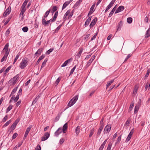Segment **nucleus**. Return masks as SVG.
I'll return each mask as SVG.
<instances>
[{
  "label": "nucleus",
  "instance_id": "f257e3e1",
  "mask_svg": "<svg viewBox=\"0 0 150 150\" xmlns=\"http://www.w3.org/2000/svg\"><path fill=\"white\" fill-rule=\"evenodd\" d=\"M28 59L27 58L23 59L20 64V67L21 69H23L25 68L28 65Z\"/></svg>",
  "mask_w": 150,
  "mask_h": 150
},
{
  "label": "nucleus",
  "instance_id": "f03ea898",
  "mask_svg": "<svg viewBox=\"0 0 150 150\" xmlns=\"http://www.w3.org/2000/svg\"><path fill=\"white\" fill-rule=\"evenodd\" d=\"M78 98V96L76 95L73 97V98L70 100L68 103L67 106L69 107H70L73 105L76 102Z\"/></svg>",
  "mask_w": 150,
  "mask_h": 150
},
{
  "label": "nucleus",
  "instance_id": "7ed1b4c3",
  "mask_svg": "<svg viewBox=\"0 0 150 150\" xmlns=\"http://www.w3.org/2000/svg\"><path fill=\"white\" fill-rule=\"evenodd\" d=\"M18 74L16 75L9 81L10 83L13 85L15 84L18 80Z\"/></svg>",
  "mask_w": 150,
  "mask_h": 150
},
{
  "label": "nucleus",
  "instance_id": "20e7f679",
  "mask_svg": "<svg viewBox=\"0 0 150 150\" xmlns=\"http://www.w3.org/2000/svg\"><path fill=\"white\" fill-rule=\"evenodd\" d=\"M20 120V119L18 118L17 119L11 126L10 128L14 130Z\"/></svg>",
  "mask_w": 150,
  "mask_h": 150
},
{
  "label": "nucleus",
  "instance_id": "39448f33",
  "mask_svg": "<svg viewBox=\"0 0 150 150\" xmlns=\"http://www.w3.org/2000/svg\"><path fill=\"white\" fill-rule=\"evenodd\" d=\"M11 11V8L10 6H9L8 8L5 11L3 16L4 17H6L7 15H8L10 13Z\"/></svg>",
  "mask_w": 150,
  "mask_h": 150
},
{
  "label": "nucleus",
  "instance_id": "423d86ee",
  "mask_svg": "<svg viewBox=\"0 0 150 150\" xmlns=\"http://www.w3.org/2000/svg\"><path fill=\"white\" fill-rule=\"evenodd\" d=\"M50 134L48 132H46L44 136L42 137L41 141H44L47 140L50 137Z\"/></svg>",
  "mask_w": 150,
  "mask_h": 150
},
{
  "label": "nucleus",
  "instance_id": "0eeeda50",
  "mask_svg": "<svg viewBox=\"0 0 150 150\" xmlns=\"http://www.w3.org/2000/svg\"><path fill=\"white\" fill-rule=\"evenodd\" d=\"M62 129L61 127L59 128L54 133L55 136L58 137L59 135L62 132Z\"/></svg>",
  "mask_w": 150,
  "mask_h": 150
},
{
  "label": "nucleus",
  "instance_id": "6e6552de",
  "mask_svg": "<svg viewBox=\"0 0 150 150\" xmlns=\"http://www.w3.org/2000/svg\"><path fill=\"white\" fill-rule=\"evenodd\" d=\"M31 127L29 126L26 129V130L25 132V134L23 137V139H25L27 136L29 131H30L31 129Z\"/></svg>",
  "mask_w": 150,
  "mask_h": 150
},
{
  "label": "nucleus",
  "instance_id": "1a4fd4ad",
  "mask_svg": "<svg viewBox=\"0 0 150 150\" xmlns=\"http://www.w3.org/2000/svg\"><path fill=\"white\" fill-rule=\"evenodd\" d=\"M97 21V18L96 17L93 20L90 25V28H92L93 26H94Z\"/></svg>",
  "mask_w": 150,
  "mask_h": 150
},
{
  "label": "nucleus",
  "instance_id": "9d476101",
  "mask_svg": "<svg viewBox=\"0 0 150 150\" xmlns=\"http://www.w3.org/2000/svg\"><path fill=\"white\" fill-rule=\"evenodd\" d=\"M124 8L123 6H120L118 7L115 11V13H117L120 12L124 9Z\"/></svg>",
  "mask_w": 150,
  "mask_h": 150
},
{
  "label": "nucleus",
  "instance_id": "9b49d317",
  "mask_svg": "<svg viewBox=\"0 0 150 150\" xmlns=\"http://www.w3.org/2000/svg\"><path fill=\"white\" fill-rule=\"evenodd\" d=\"M72 60L71 58H70L67 60L65 61L61 65V67H63L66 66L69 63L71 62Z\"/></svg>",
  "mask_w": 150,
  "mask_h": 150
},
{
  "label": "nucleus",
  "instance_id": "f8f14e48",
  "mask_svg": "<svg viewBox=\"0 0 150 150\" xmlns=\"http://www.w3.org/2000/svg\"><path fill=\"white\" fill-rule=\"evenodd\" d=\"M111 129V125H107L105 128L104 132L106 131L107 132H109L110 131Z\"/></svg>",
  "mask_w": 150,
  "mask_h": 150
},
{
  "label": "nucleus",
  "instance_id": "ddd939ff",
  "mask_svg": "<svg viewBox=\"0 0 150 150\" xmlns=\"http://www.w3.org/2000/svg\"><path fill=\"white\" fill-rule=\"evenodd\" d=\"M68 128V123H66L62 127V132L63 133H65Z\"/></svg>",
  "mask_w": 150,
  "mask_h": 150
},
{
  "label": "nucleus",
  "instance_id": "4468645a",
  "mask_svg": "<svg viewBox=\"0 0 150 150\" xmlns=\"http://www.w3.org/2000/svg\"><path fill=\"white\" fill-rule=\"evenodd\" d=\"M95 4H93L90 8V11L88 14V16L89 15L92 14L93 12V10L95 6Z\"/></svg>",
  "mask_w": 150,
  "mask_h": 150
},
{
  "label": "nucleus",
  "instance_id": "2eb2a0df",
  "mask_svg": "<svg viewBox=\"0 0 150 150\" xmlns=\"http://www.w3.org/2000/svg\"><path fill=\"white\" fill-rule=\"evenodd\" d=\"M72 0H70L69 1H67L65 2L63 4L62 10H63L72 1Z\"/></svg>",
  "mask_w": 150,
  "mask_h": 150
},
{
  "label": "nucleus",
  "instance_id": "dca6fc26",
  "mask_svg": "<svg viewBox=\"0 0 150 150\" xmlns=\"http://www.w3.org/2000/svg\"><path fill=\"white\" fill-rule=\"evenodd\" d=\"M20 10H21V12L20 14V16H21V15L23 16L24 13L25 12L26 10L25 7L21 6Z\"/></svg>",
  "mask_w": 150,
  "mask_h": 150
},
{
  "label": "nucleus",
  "instance_id": "f3484780",
  "mask_svg": "<svg viewBox=\"0 0 150 150\" xmlns=\"http://www.w3.org/2000/svg\"><path fill=\"white\" fill-rule=\"evenodd\" d=\"M69 11L68 13V18L69 19L71 18V17L73 15V12L72 11L71 12V10H68L67 12H68Z\"/></svg>",
  "mask_w": 150,
  "mask_h": 150
},
{
  "label": "nucleus",
  "instance_id": "a211bd4d",
  "mask_svg": "<svg viewBox=\"0 0 150 150\" xmlns=\"http://www.w3.org/2000/svg\"><path fill=\"white\" fill-rule=\"evenodd\" d=\"M83 50V49H80V50L79 51L77 54L76 55L75 57V58L78 59L81 56V54Z\"/></svg>",
  "mask_w": 150,
  "mask_h": 150
},
{
  "label": "nucleus",
  "instance_id": "6ab92c4d",
  "mask_svg": "<svg viewBox=\"0 0 150 150\" xmlns=\"http://www.w3.org/2000/svg\"><path fill=\"white\" fill-rule=\"evenodd\" d=\"M58 12L57 11H56L55 13H54L53 19H52V22H54L56 20V19L57 17L58 16Z\"/></svg>",
  "mask_w": 150,
  "mask_h": 150
},
{
  "label": "nucleus",
  "instance_id": "aec40b11",
  "mask_svg": "<svg viewBox=\"0 0 150 150\" xmlns=\"http://www.w3.org/2000/svg\"><path fill=\"white\" fill-rule=\"evenodd\" d=\"M45 57V56L44 55H42V56H41L40 57H39L38 60L37 62H36V65H37L39 64V63L40 61L42 59H44V58Z\"/></svg>",
  "mask_w": 150,
  "mask_h": 150
},
{
  "label": "nucleus",
  "instance_id": "412c9836",
  "mask_svg": "<svg viewBox=\"0 0 150 150\" xmlns=\"http://www.w3.org/2000/svg\"><path fill=\"white\" fill-rule=\"evenodd\" d=\"M150 36V28H149L146 31L145 38H147Z\"/></svg>",
  "mask_w": 150,
  "mask_h": 150
},
{
  "label": "nucleus",
  "instance_id": "4be33fe9",
  "mask_svg": "<svg viewBox=\"0 0 150 150\" xmlns=\"http://www.w3.org/2000/svg\"><path fill=\"white\" fill-rule=\"evenodd\" d=\"M45 18H44L43 17H42V23L43 25L45 26H47L46 21L45 19Z\"/></svg>",
  "mask_w": 150,
  "mask_h": 150
},
{
  "label": "nucleus",
  "instance_id": "5701e85b",
  "mask_svg": "<svg viewBox=\"0 0 150 150\" xmlns=\"http://www.w3.org/2000/svg\"><path fill=\"white\" fill-rule=\"evenodd\" d=\"M42 50L43 49L42 48L39 49L35 53V55L37 56V54H40L42 52Z\"/></svg>",
  "mask_w": 150,
  "mask_h": 150
},
{
  "label": "nucleus",
  "instance_id": "b1692460",
  "mask_svg": "<svg viewBox=\"0 0 150 150\" xmlns=\"http://www.w3.org/2000/svg\"><path fill=\"white\" fill-rule=\"evenodd\" d=\"M116 10V7L115 6L112 9V11H111L110 12V13L109 15V17H111L113 13Z\"/></svg>",
  "mask_w": 150,
  "mask_h": 150
},
{
  "label": "nucleus",
  "instance_id": "393cba45",
  "mask_svg": "<svg viewBox=\"0 0 150 150\" xmlns=\"http://www.w3.org/2000/svg\"><path fill=\"white\" fill-rule=\"evenodd\" d=\"M114 79H112L110 81H108V82L106 84L107 88L109 86H110L111 83H112L114 82Z\"/></svg>",
  "mask_w": 150,
  "mask_h": 150
},
{
  "label": "nucleus",
  "instance_id": "a878e982",
  "mask_svg": "<svg viewBox=\"0 0 150 150\" xmlns=\"http://www.w3.org/2000/svg\"><path fill=\"white\" fill-rule=\"evenodd\" d=\"M122 21H120L118 23V27L117 28V31L119 30H120L121 28V27L122 26Z\"/></svg>",
  "mask_w": 150,
  "mask_h": 150
},
{
  "label": "nucleus",
  "instance_id": "bb28decb",
  "mask_svg": "<svg viewBox=\"0 0 150 150\" xmlns=\"http://www.w3.org/2000/svg\"><path fill=\"white\" fill-rule=\"evenodd\" d=\"M8 43H6L4 46L3 51H7L8 50Z\"/></svg>",
  "mask_w": 150,
  "mask_h": 150
},
{
  "label": "nucleus",
  "instance_id": "cd10ccee",
  "mask_svg": "<svg viewBox=\"0 0 150 150\" xmlns=\"http://www.w3.org/2000/svg\"><path fill=\"white\" fill-rule=\"evenodd\" d=\"M80 127L79 126H77L76 129V134L78 135L79 133L80 132Z\"/></svg>",
  "mask_w": 150,
  "mask_h": 150
},
{
  "label": "nucleus",
  "instance_id": "c85d7f7f",
  "mask_svg": "<svg viewBox=\"0 0 150 150\" xmlns=\"http://www.w3.org/2000/svg\"><path fill=\"white\" fill-rule=\"evenodd\" d=\"M91 18L90 17H88L86 21L85 22V25H88L89 23V22L91 21Z\"/></svg>",
  "mask_w": 150,
  "mask_h": 150
},
{
  "label": "nucleus",
  "instance_id": "c756f323",
  "mask_svg": "<svg viewBox=\"0 0 150 150\" xmlns=\"http://www.w3.org/2000/svg\"><path fill=\"white\" fill-rule=\"evenodd\" d=\"M18 88V86L16 87L13 89L11 93V95H13L16 92L17 89Z\"/></svg>",
  "mask_w": 150,
  "mask_h": 150
},
{
  "label": "nucleus",
  "instance_id": "7c9ffc66",
  "mask_svg": "<svg viewBox=\"0 0 150 150\" xmlns=\"http://www.w3.org/2000/svg\"><path fill=\"white\" fill-rule=\"evenodd\" d=\"M50 11H51L50 9H49L46 12L44 16H43V17L45 18H46L47 17L49 13H50Z\"/></svg>",
  "mask_w": 150,
  "mask_h": 150
},
{
  "label": "nucleus",
  "instance_id": "2f4dec72",
  "mask_svg": "<svg viewBox=\"0 0 150 150\" xmlns=\"http://www.w3.org/2000/svg\"><path fill=\"white\" fill-rule=\"evenodd\" d=\"M40 98V96L38 95L37 97L33 101L32 104H35L36 102H37L39 98Z\"/></svg>",
  "mask_w": 150,
  "mask_h": 150
},
{
  "label": "nucleus",
  "instance_id": "473e14b6",
  "mask_svg": "<svg viewBox=\"0 0 150 150\" xmlns=\"http://www.w3.org/2000/svg\"><path fill=\"white\" fill-rule=\"evenodd\" d=\"M47 61V59H45L44 60V62H42V64L41 67V68H42L45 66Z\"/></svg>",
  "mask_w": 150,
  "mask_h": 150
},
{
  "label": "nucleus",
  "instance_id": "72a5a7b5",
  "mask_svg": "<svg viewBox=\"0 0 150 150\" xmlns=\"http://www.w3.org/2000/svg\"><path fill=\"white\" fill-rule=\"evenodd\" d=\"M57 9V7L56 6H54L52 7V10L51 12H52V13H53Z\"/></svg>",
  "mask_w": 150,
  "mask_h": 150
},
{
  "label": "nucleus",
  "instance_id": "f704fd0d",
  "mask_svg": "<svg viewBox=\"0 0 150 150\" xmlns=\"http://www.w3.org/2000/svg\"><path fill=\"white\" fill-rule=\"evenodd\" d=\"M138 88L137 86H135V87H134V91H133V94L135 95L137 93V91L138 90Z\"/></svg>",
  "mask_w": 150,
  "mask_h": 150
},
{
  "label": "nucleus",
  "instance_id": "c9c22d12",
  "mask_svg": "<svg viewBox=\"0 0 150 150\" xmlns=\"http://www.w3.org/2000/svg\"><path fill=\"white\" fill-rule=\"evenodd\" d=\"M139 106H138V105H136L135 106V107L134 108V113H137V112L139 110Z\"/></svg>",
  "mask_w": 150,
  "mask_h": 150
},
{
  "label": "nucleus",
  "instance_id": "e433bc0d",
  "mask_svg": "<svg viewBox=\"0 0 150 150\" xmlns=\"http://www.w3.org/2000/svg\"><path fill=\"white\" fill-rule=\"evenodd\" d=\"M61 115V113H59L57 117H56L55 120V121H58L59 119L60 116Z\"/></svg>",
  "mask_w": 150,
  "mask_h": 150
},
{
  "label": "nucleus",
  "instance_id": "4c0bfd02",
  "mask_svg": "<svg viewBox=\"0 0 150 150\" xmlns=\"http://www.w3.org/2000/svg\"><path fill=\"white\" fill-rule=\"evenodd\" d=\"M28 30V27L27 26H25L23 28H22V30L24 32H26Z\"/></svg>",
  "mask_w": 150,
  "mask_h": 150
},
{
  "label": "nucleus",
  "instance_id": "58836bf2",
  "mask_svg": "<svg viewBox=\"0 0 150 150\" xmlns=\"http://www.w3.org/2000/svg\"><path fill=\"white\" fill-rule=\"evenodd\" d=\"M112 6V5H111L110 4H109L107 7L105 9V12H106L107 11H108Z\"/></svg>",
  "mask_w": 150,
  "mask_h": 150
},
{
  "label": "nucleus",
  "instance_id": "ea45409f",
  "mask_svg": "<svg viewBox=\"0 0 150 150\" xmlns=\"http://www.w3.org/2000/svg\"><path fill=\"white\" fill-rule=\"evenodd\" d=\"M132 18L131 17H129L127 19V21L129 23H131L132 22Z\"/></svg>",
  "mask_w": 150,
  "mask_h": 150
},
{
  "label": "nucleus",
  "instance_id": "a19ab883",
  "mask_svg": "<svg viewBox=\"0 0 150 150\" xmlns=\"http://www.w3.org/2000/svg\"><path fill=\"white\" fill-rule=\"evenodd\" d=\"M11 122V120H10L8 121L7 122H6L4 125L3 127H5L7 126Z\"/></svg>",
  "mask_w": 150,
  "mask_h": 150
},
{
  "label": "nucleus",
  "instance_id": "79ce46f5",
  "mask_svg": "<svg viewBox=\"0 0 150 150\" xmlns=\"http://www.w3.org/2000/svg\"><path fill=\"white\" fill-rule=\"evenodd\" d=\"M134 104V102H132L130 105L129 107V110H132V108L133 107Z\"/></svg>",
  "mask_w": 150,
  "mask_h": 150
},
{
  "label": "nucleus",
  "instance_id": "37998d69",
  "mask_svg": "<svg viewBox=\"0 0 150 150\" xmlns=\"http://www.w3.org/2000/svg\"><path fill=\"white\" fill-rule=\"evenodd\" d=\"M69 11L68 12H66V13L64 14V17H63V20H64V21H65V20L68 18L67 16H68V13Z\"/></svg>",
  "mask_w": 150,
  "mask_h": 150
},
{
  "label": "nucleus",
  "instance_id": "c03bdc74",
  "mask_svg": "<svg viewBox=\"0 0 150 150\" xmlns=\"http://www.w3.org/2000/svg\"><path fill=\"white\" fill-rule=\"evenodd\" d=\"M13 107V106L12 105H10L7 109L6 112H8L10 111Z\"/></svg>",
  "mask_w": 150,
  "mask_h": 150
},
{
  "label": "nucleus",
  "instance_id": "a18cd8bd",
  "mask_svg": "<svg viewBox=\"0 0 150 150\" xmlns=\"http://www.w3.org/2000/svg\"><path fill=\"white\" fill-rule=\"evenodd\" d=\"M94 131V130L93 129L91 130L90 132V133L89 135V137H91L92 136V135L93 134V133Z\"/></svg>",
  "mask_w": 150,
  "mask_h": 150
},
{
  "label": "nucleus",
  "instance_id": "49530a36",
  "mask_svg": "<svg viewBox=\"0 0 150 150\" xmlns=\"http://www.w3.org/2000/svg\"><path fill=\"white\" fill-rule=\"evenodd\" d=\"M53 49L51 48L49 50H48V51H47L46 52V54H49L52 52V51L53 50Z\"/></svg>",
  "mask_w": 150,
  "mask_h": 150
},
{
  "label": "nucleus",
  "instance_id": "de8ad7c7",
  "mask_svg": "<svg viewBox=\"0 0 150 150\" xmlns=\"http://www.w3.org/2000/svg\"><path fill=\"white\" fill-rule=\"evenodd\" d=\"M62 26V25H59L56 29V30H55V33H57L58 31L59 30V29Z\"/></svg>",
  "mask_w": 150,
  "mask_h": 150
},
{
  "label": "nucleus",
  "instance_id": "09e8293b",
  "mask_svg": "<svg viewBox=\"0 0 150 150\" xmlns=\"http://www.w3.org/2000/svg\"><path fill=\"white\" fill-rule=\"evenodd\" d=\"M80 4L78 1H77L74 5V8H76L79 6Z\"/></svg>",
  "mask_w": 150,
  "mask_h": 150
},
{
  "label": "nucleus",
  "instance_id": "8fccbe9b",
  "mask_svg": "<svg viewBox=\"0 0 150 150\" xmlns=\"http://www.w3.org/2000/svg\"><path fill=\"white\" fill-rule=\"evenodd\" d=\"M130 120L128 119L126 121L125 125L126 126H128L129 125V124L130 123Z\"/></svg>",
  "mask_w": 150,
  "mask_h": 150
},
{
  "label": "nucleus",
  "instance_id": "3c124183",
  "mask_svg": "<svg viewBox=\"0 0 150 150\" xmlns=\"http://www.w3.org/2000/svg\"><path fill=\"white\" fill-rule=\"evenodd\" d=\"M76 66H75L71 70L70 73V75L72 74L76 69Z\"/></svg>",
  "mask_w": 150,
  "mask_h": 150
},
{
  "label": "nucleus",
  "instance_id": "603ef678",
  "mask_svg": "<svg viewBox=\"0 0 150 150\" xmlns=\"http://www.w3.org/2000/svg\"><path fill=\"white\" fill-rule=\"evenodd\" d=\"M20 55V54H18L17 55H16V57L14 59V62H13V64L15 63L17 59H18L19 57V56Z\"/></svg>",
  "mask_w": 150,
  "mask_h": 150
},
{
  "label": "nucleus",
  "instance_id": "864d4df0",
  "mask_svg": "<svg viewBox=\"0 0 150 150\" xmlns=\"http://www.w3.org/2000/svg\"><path fill=\"white\" fill-rule=\"evenodd\" d=\"M28 2V1L26 0H25L24 2L23 3L21 6L24 7H25Z\"/></svg>",
  "mask_w": 150,
  "mask_h": 150
},
{
  "label": "nucleus",
  "instance_id": "5fc2aeb1",
  "mask_svg": "<svg viewBox=\"0 0 150 150\" xmlns=\"http://www.w3.org/2000/svg\"><path fill=\"white\" fill-rule=\"evenodd\" d=\"M61 80V79H60L59 78H58L56 80L55 82V84L56 85H57L60 81Z\"/></svg>",
  "mask_w": 150,
  "mask_h": 150
},
{
  "label": "nucleus",
  "instance_id": "6e6d98bb",
  "mask_svg": "<svg viewBox=\"0 0 150 150\" xmlns=\"http://www.w3.org/2000/svg\"><path fill=\"white\" fill-rule=\"evenodd\" d=\"M112 144L111 143H109L108 144V146L106 150H110Z\"/></svg>",
  "mask_w": 150,
  "mask_h": 150
},
{
  "label": "nucleus",
  "instance_id": "4d7b16f0",
  "mask_svg": "<svg viewBox=\"0 0 150 150\" xmlns=\"http://www.w3.org/2000/svg\"><path fill=\"white\" fill-rule=\"evenodd\" d=\"M18 136V134L16 133H14V134H13V136L12 137V139H15Z\"/></svg>",
  "mask_w": 150,
  "mask_h": 150
},
{
  "label": "nucleus",
  "instance_id": "13d9d810",
  "mask_svg": "<svg viewBox=\"0 0 150 150\" xmlns=\"http://www.w3.org/2000/svg\"><path fill=\"white\" fill-rule=\"evenodd\" d=\"M121 135H120L118 137L117 139V142H116V143L119 142L121 141Z\"/></svg>",
  "mask_w": 150,
  "mask_h": 150
},
{
  "label": "nucleus",
  "instance_id": "bf43d9fd",
  "mask_svg": "<svg viewBox=\"0 0 150 150\" xmlns=\"http://www.w3.org/2000/svg\"><path fill=\"white\" fill-rule=\"evenodd\" d=\"M7 56H4L2 58L1 60V62H2L4 60H6L7 58Z\"/></svg>",
  "mask_w": 150,
  "mask_h": 150
},
{
  "label": "nucleus",
  "instance_id": "052dcab7",
  "mask_svg": "<svg viewBox=\"0 0 150 150\" xmlns=\"http://www.w3.org/2000/svg\"><path fill=\"white\" fill-rule=\"evenodd\" d=\"M19 95H17L16 96L15 98L14 99V102H16L18 99L19 98Z\"/></svg>",
  "mask_w": 150,
  "mask_h": 150
},
{
  "label": "nucleus",
  "instance_id": "680f3d73",
  "mask_svg": "<svg viewBox=\"0 0 150 150\" xmlns=\"http://www.w3.org/2000/svg\"><path fill=\"white\" fill-rule=\"evenodd\" d=\"M95 55H93L91 58V59L89 60V61H90L91 62H92L94 60V59H95Z\"/></svg>",
  "mask_w": 150,
  "mask_h": 150
},
{
  "label": "nucleus",
  "instance_id": "e2e57ef3",
  "mask_svg": "<svg viewBox=\"0 0 150 150\" xmlns=\"http://www.w3.org/2000/svg\"><path fill=\"white\" fill-rule=\"evenodd\" d=\"M98 33H96L91 38V40L92 41L93 40H94L95 39V38H96L97 35Z\"/></svg>",
  "mask_w": 150,
  "mask_h": 150
},
{
  "label": "nucleus",
  "instance_id": "0e129e2a",
  "mask_svg": "<svg viewBox=\"0 0 150 150\" xmlns=\"http://www.w3.org/2000/svg\"><path fill=\"white\" fill-rule=\"evenodd\" d=\"M11 68V67H8L6 69V70L5 71V74L6 73H7L9 71V70Z\"/></svg>",
  "mask_w": 150,
  "mask_h": 150
},
{
  "label": "nucleus",
  "instance_id": "69168bd1",
  "mask_svg": "<svg viewBox=\"0 0 150 150\" xmlns=\"http://www.w3.org/2000/svg\"><path fill=\"white\" fill-rule=\"evenodd\" d=\"M131 137L128 135V136L126 139V142H127L129 141V140L131 138Z\"/></svg>",
  "mask_w": 150,
  "mask_h": 150
},
{
  "label": "nucleus",
  "instance_id": "338daca9",
  "mask_svg": "<svg viewBox=\"0 0 150 150\" xmlns=\"http://www.w3.org/2000/svg\"><path fill=\"white\" fill-rule=\"evenodd\" d=\"M22 93V89L21 88H20L19 89V90L17 94V95H19V96L20 95H21Z\"/></svg>",
  "mask_w": 150,
  "mask_h": 150
},
{
  "label": "nucleus",
  "instance_id": "774afa93",
  "mask_svg": "<svg viewBox=\"0 0 150 150\" xmlns=\"http://www.w3.org/2000/svg\"><path fill=\"white\" fill-rule=\"evenodd\" d=\"M41 147L40 146L38 145L35 148V150H41Z\"/></svg>",
  "mask_w": 150,
  "mask_h": 150
}]
</instances>
